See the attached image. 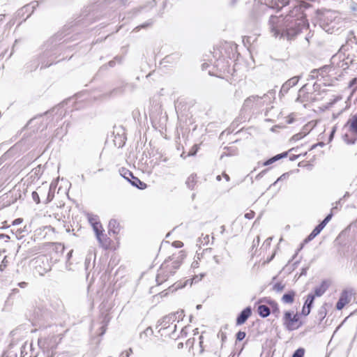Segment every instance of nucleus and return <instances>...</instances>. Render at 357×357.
<instances>
[{
  "instance_id": "f257e3e1",
  "label": "nucleus",
  "mask_w": 357,
  "mask_h": 357,
  "mask_svg": "<svg viewBox=\"0 0 357 357\" xmlns=\"http://www.w3.org/2000/svg\"><path fill=\"white\" fill-rule=\"evenodd\" d=\"M307 6L305 3H296L285 15H271L268 26L272 36L288 41L294 40L303 29L309 26L304 13Z\"/></svg>"
},
{
  "instance_id": "f03ea898",
  "label": "nucleus",
  "mask_w": 357,
  "mask_h": 357,
  "mask_svg": "<svg viewBox=\"0 0 357 357\" xmlns=\"http://www.w3.org/2000/svg\"><path fill=\"white\" fill-rule=\"evenodd\" d=\"M185 255L183 251H179L166 259L161 264L155 277L157 284H161L167 281L171 275H173L176 270L179 268Z\"/></svg>"
},
{
  "instance_id": "7ed1b4c3",
  "label": "nucleus",
  "mask_w": 357,
  "mask_h": 357,
  "mask_svg": "<svg viewBox=\"0 0 357 357\" xmlns=\"http://www.w3.org/2000/svg\"><path fill=\"white\" fill-rule=\"evenodd\" d=\"M344 21L340 14L335 10H325L320 16V25L328 33L338 31L343 25Z\"/></svg>"
},
{
  "instance_id": "20e7f679",
  "label": "nucleus",
  "mask_w": 357,
  "mask_h": 357,
  "mask_svg": "<svg viewBox=\"0 0 357 357\" xmlns=\"http://www.w3.org/2000/svg\"><path fill=\"white\" fill-rule=\"evenodd\" d=\"M57 37L50 38L43 46V53L40 56L41 68H47L56 63V54L59 48Z\"/></svg>"
},
{
  "instance_id": "39448f33",
  "label": "nucleus",
  "mask_w": 357,
  "mask_h": 357,
  "mask_svg": "<svg viewBox=\"0 0 357 357\" xmlns=\"http://www.w3.org/2000/svg\"><path fill=\"white\" fill-rule=\"evenodd\" d=\"M267 95L264 94L262 97H259L258 96H251L246 98L243 105V109L245 110L248 109H259L261 108L264 105Z\"/></svg>"
},
{
  "instance_id": "423d86ee",
  "label": "nucleus",
  "mask_w": 357,
  "mask_h": 357,
  "mask_svg": "<svg viewBox=\"0 0 357 357\" xmlns=\"http://www.w3.org/2000/svg\"><path fill=\"white\" fill-rule=\"evenodd\" d=\"M299 320L298 314L296 313L293 314L290 311H286L283 317V325L288 331H293L298 328L302 323L300 322L297 326H294V324Z\"/></svg>"
},
{
  "instance_id": "0eeeda50",
  "label": "nucleus",
  "mask_w": 357,
  "mask_h": 357,
  "mask_svg": "<svg viewBox=\"0 0 357 357\" xmlns=\"http://www.w3.org/2000/svg\"><path fill=\"white\" fill-rule=\"evenodd\" d=\"M269 9L270 8L266 4H264L259 1L255 2L251 17L254 20H257L261 14Z\"/></svg>"
},
{
  "instance_id": "6e6552de",
  "label": "nucleus",
  "mask_w": 357,
  "mask_h": 357,
  "mask_svg": "<svg viewBox=\"0 0 357 357\" xmlns=\"http://www.w3.org/2000/svg\"><path fill=\"white\" fill-rule=\"evenodd\" d=\"M178 312L169 314L165 316L161 320L158 321V326H160V330H165L169 327L170 324L174 322L177 319Z\"/></svg>"
},
{
  "instance_id": "1a4fd4ad",
  "label": "nucleus",
  "mask_w": 357,
  "mask_h": 357,
  "mask_svg": "<svg viewBox=\"0 0 357 357\" xmlns=\"http://www.w3.org/2000/svg\"><path fill=\"white\" fill-rule=\"evenodd\" d=\"M351 293L347 290H344L340 295V297L337 302L336 309L338 310H342L347 303L350 302Z\"/></svg>"
},
{
  "instance_id": "9d476101",
  "label": "nucleus",
  "mask_w": 357,
  "mask_h": 357,
  "mask_svg": "<svg viewBox=\"0 0 357 357\" xmlns=\"http://www.w3.org/2000/svg\"><path fill=\"white\" fill-rule=\"evenodd\" d=\"M299 78V76H295L288 79L285 83L282 84L280 94L284 96V94L287 93L289 90L298 83Z\"/></svg>"
},
{
  "instance_id": "9b49d317",
  "label": "nucleus",
  "mask_w": 357,
  "mask_h": 357,
  "mask_svg": "<svg viewBox=\"0 0 357 357\" xmlns=\"http://www.w3.org/2000/svg\"><path fill=\"white\" fill-rule=\"evenodd\" d=\"M252 314V308L248 306L243 309L236 318V325L243 324Z\"/></svg>"
},
{
  "instance_id": "f8f14e48",
  "label": "nucleus",
  "mask_w": 357,
  "mask_h": 357,
  "mask_svg": "<svg viewBox=\"0 0 357 357\" xmlns=\"http://www.w3.org/2000/svg\"><path fill=\"white\" fill-rule=\"evenodd\" d=\"M345 126H349V130L353 135L357 136V114L352 115Z\"/></svg>"
},
{
  "instance_id": "ddd939ff",
  "label": "nucleus",
  "mask_w": 357,
  "mask_h": 357,
  "mask_svg": "<svg viewBox=\"0 0 357 357\" xmlns=\"http://www.w3.org/2000/svg\"><path fill=\"white\" fill-rule=\"evenodd\" d=\"M287 155H288L287 152H283V153H279V154L269 158L268 160H266L263 163V165L264 166L270 165L280 159L286 158L287 156Z\"/></svg>"
},
{
  "instance_id": "4468645a",
  "label": "nucleus",
  "mask_w": 357,
  "mask_h": 357,
  "mask_svg": "<svg viewBox=\"0 0 357 357\" xmlns=\"http://www.w3.org/2000/svg\"><path fill=\"white\" fill-rule=\"evenodd\" d=\"M328 285L327 284L326 281H323L320 286L314 288V297L321 296L327 290Z\"/></svg>"
},
{
  "instance_id": "2eb2a0df",
  "label": "nucleus",
  "mask_w": 357,
  "mask_h": 357,
  "mask_svg": "<svg viewBox=\"0 0 357 357\" xmlns=\"http://www.w3.org/2000/svg\"><path fill=\"white\" fill-rule=\"evenodd\" d=\"M130 183L140 190H144L146 188V184L142 181H141L138 178L134 176V175L131 177L130 180H129Z\"/></svg>"
},
{
  "instance_id": "dca6fc26",
  "label": "nucleus",
  "mask_w": 357,
  "mask_h": 357,
  "mask_svg": "<svg viewBox=\"0 0 357 357\" xmlns=\"http://www.w3.org/2000/svg\"><path fill=\"white\" fill-rule=\"evenodd\" d=\"M226 255L230 257L229 253L225 249H224L223 252L213 256V260L216 264H221L225 262Z\"/></svg>"
},
{
  "instance_id": "f3484780",
  "label": "nucleus",
  "mask_w": 357,
  "mask_h": 357,
  "mask_svg": "<svg viewBox=\"0 0 357 357\" xmlns=\"http://www.w3.org/2000/svg\"><path fill=\"white\" fill-rule=\"evenodd\" d=\"M258 313L261 317L266 318L271 314V308L265 305L258 306Z\"/></svg>"
},
{
  "instance_id": "a211bd4d",
  "label": "nucleus",
  "mask_w": 357,
  "mask_h": 357,
  "mask_svg": "<svg viewBox=\"0 0 357 357\" xmlns=\"http://www.w3.org/2000/svg\"><path fill=\"white\" fill-rule=\"evenodd\" d=\"M296 293L294 291H289L288 293L284 294L282 297V301L284 303L291 304L294 301Z\"/></svg>"
},
{
  "instance_id": "6ab92c4d",
  "label": "nucleus",
  "mask_w": 357,
  "mask_h": 357,
  "mask_svg": "<svg viewBox=\"0 0 357 357\" xmlns=\"http://www.w3.org/2000/svg\"><path fill=\"white\" fill-rule=\"evenodd\" d=\"M96 238L101 246L107 248L109 245L108 238L103 232L96 236Z\"/></svg>"
},
{
  "instance_id": "aec40b11",
  "label": "nucleus",
  "mask_w": 357,
  "mask_h": 357,
  "mask_svg": "<svg viewBox=\"0 0 357 357\" xmlns=\"http://www.w3.org/2000/svg\"><path fill=\"white\" fill-rule=\"evenodd\" d=\"M128 84L127 83H121L120 86L116 87L112 91V93L114 95H119L122 94L125 92L126 89L128 86Z\"/></svg>"
},
{
  "instance_id": "412c9836",
  "label": "nucleus",
  "mask_w": 357,
  "mask_h": 357,
  "mask_svg": "<svg viewBox=\"0 0 357 357\" xmlns=\"http://www.w3.org/2000/svg\"><path fill=\"white\" fill-rule=\"evenodd\" d=\"M119 227V223L116 220H111L109 222V234L113 233L116 234L118 231L116 230Z\"/></svg>"
},
{
  "instance_id": "4be33fe9",
  "label": "nucleus",
  "mask_w": 357,
  "mask_h": 357,
  "mask_svg": "<svg viewBox=\"0 0 357 357\" xmlns=\"http://www.w3.org/2000/svg\"><path fill=\"white\" fill-rule=\"evenodd\" d=\"M196 175L192 174L188 178L185 184L189 189L192 190L196 184Z\"/></svg>"
},
{
  "instance_id": "5701e85b",
  "label": "nucleus",
  "mask_w": 357,
  "mask_h": 357,
  "mask_svg": "<svg viewBox=\"0 0 357 357\" xmlns=\"http://www.w3.org/2000/svg\"><path fill=\"white\" fill-rule=\"evenodd\" d=\"M342 139L346 144L351 145L356 143L357 141V136L354 135L353 137H350L348 134H344L342 136Z\"/></svg>"
},
{
  "instance_id": "b1692460",
  "label": "nucleus",
  "mask_w": 357,
  "mask_h": 357,
  "mask_svg": "<svg viewBox=\"0 0 357 357\" xmlns=\"http://www.w3.org/2000/svg\"><path fill=\"white\" fill-rule=\"evenodd\" d=\"M268 303L271 306L273 314L278 317L280 312L278 303L274 301H269Z\"/></svg>"
},
{
  "instance_id": "393cba45",
  "label": "nucleus",
  "mask_w": 357,
  "mask_h": 357,
  "mask_svg": "<svg viewBox=\"0 0 357 357\" xmlns=\"http://www.w3.org/2000/svg\"><path fill=\"white\" fill-rule=\"evenodd\" d=\"M314 301V295L312 294H309L307 296V299L304 303V306L307 308L311 309Z\"/></svg>"
},
{
  "instance_id": "a878e982",
  "label": "nucleus",
  "mask_w": 357,
  "mask_h": 357,
  "mask_svg": "<svg viewBox=\"0 0 357 357\" xmlns=\"http://www.w3.org/2000/svg\"><path fill=\"white\" fill-rule=\"evenodd\" d=\"M120 173L121 175L128 181H129V180H130L131 177L133 176V174L126 168H121L120 169Z\"/></svg>"
},
{
  "instance_id": "bb28decb",
  "label": "nucleus",
  "mask_w": 357,
  "mask_h": 357,
  "mask_svg": "<svg viewBox=\"0 0 357 357\" xmlns=\"http://www.w3.org/2000/svg\"><path fill=\"white\" fill-rule=\"evenodd\" d=\"M92 227L96 234V236H99L100 234H101L104 231L100 222L96 223L95 225H92Z\"/></svg>"
},
{
  "instance_id": "cd10ccee",
  "label": "nucleus",
  "mask_w": 357,
  "mask_h": 357,
  "mask_svg": "<svg viewBox=\"0 0 357 357\" xmlns=\"http://www.w3.org/2000/svg\"><path fill=\"white\" fill-rule=\"evenodd\" d=\"M304 354L305 349L303 348H298L294 352L292 357H303Z\"/></svg>"
},
{
  "instance_id": "c85d7f7f",
  "label": "nucleus",
  "mask_w": 357,
  "mask_h": 357,
  "mask_svg": "<svg viewBox=\"0 0 357 357\" xmlns=\"http://www.w3.org/2000/svg\"><path fill=\"white\" fill-rule=\"evenodd\" d=\"M284 284H282V282H277L273 285V289L277 292H281L284 289Z\"/></svg>"
},
{
  "instance_id": "c756f323",
  "label": "nucleus",
  "mask_w": 357,
  "mask_h": 357,
  "mask_svg": "<svg viewBox=\"0 0 357 357\" xmlns=\"http://www.w3.org/2000/svg\"><path fill=\"white\" fill-rule=\"evenodd\" d=\"M88 220L89 223L92 225H95L96 223L100 222L98 221V217L94 215L89 214L88 215Z\"/></svg>"
},
{
  "instance_id": "7c9ffc66",
  "label": "nucleus",
  "mask_w": 357,
  "mask_h": 357,
  "mask_svg": "<svg viewBox=\"0 0 357 357\" xmlns=\"http://www.w3.org/2000/svg\"><path fill=\"white\" fill-rule=\"evenodd\" d=\"M326 314V310L324 307H321L320 310L318 312V317L320 320V322L324 319L325 316Z\"/></svg>"
},
{
  "instance_id": "2f4dec72",
  "label": "nucleus",
  "mask_w": 357,
  "mask_h": 357,
  "mask_svg": "<svg viewBox=\"0 0 357 357\" xmlns=\"http://www.w3.org/2000/svg\"><path fill=\"white\" fill-rule=\"evenodd\" d=\"M199 241L202 244L207 245L208 243V242H209V236L208 235L204 236L202 234V236L199 238Z\"/></svg>"
},
{
  "instance_id": "473e14b6",
  "label": "nucleus",
  "mask_w": 357,
  "mask_h": 357,
  "mask_svg": "<svg viewBox=\"0 0 357 357\" xmlns=\"http://www.w3.org/2000/svg\"><path fill=\"white\" fill-rule=\"evenodd\" d=\"M152 24H153V21L152 20H149L148 22L141 24L140 26H137L135 28V29L139 30L140 29H142V28H146L148 26H151Z\"/></svg>"
},
{
  "instance_id": "72a5a7b5",
  "label": "nucleus",
  "mask_w": 357,
  "mask_h": 357,
  "mask_svg": "<svg viewBox=\"0 0 357 357\" xmlns=\"http://www.w3.org/2000/svg\"><path fill=\"white\" fill-rule=\"evenodd\" d=\"M336 208H337V206L333 207L331 210V212L329 214H328L322 221L325 222V223L327 224L331 220V218L333 215V211Z\"/></svg>"
},
{
  "instance_id": "f704fd0d",
  "label": "nucleus",
  "mask_w": 357,
  "mask_h": 357,
  "mask_svg": "<svg viewBox=\"0 0 357 357\" xmlns=\"http://www.w3.org/2000/svg\"><path fill=\"white\" fill-rule=\"evenodd\" d=\"M336 208H337V206L333 207L331 210V212L329 214H328L322 221L325 222V223L327 224L331 220V218L333 215V211Z\"/></svg>"
},
{
  "instance_id": "c9c22d12",
  "label": "nucleus",
  "mask_w": 357,
  "mask_h": 357,
  "mask_svg": "<svg viewBox=\"0 0 357 357\" xmlns=\"http://www.w3.org/2000/svg\"><path fill=\"white\" fill-rule=\"evenodd\" d=\"M236 340L238 341H242L246 336V333L243 331H238L236 333Z\"/></svg>"
},
{
  "instance_id": "e433bc0d",
  "label": "nucleus",
  "mask_w": 357,
  "mask_h": 357,
  "mask_svg": "<svg viewBox=\"0 0 357 357\" xmlns=\"http://www.w3.org/2000/svg\"><path fill=\"white\" fill-rule=\"evenodd\" d=\"M32 199H33V201L36 204H39L40 203V197H39V195H38V193L37 192L33 191L32 192Z\"/></svg>"
},
{
  "instance_id": "4c0bfd02",
  "label": "nucleus",
  "mask_w": 357,
  "mask_h": 357,
  "mask_svg": "<svg viewBox=\"0 0 357 357\" xmlns=\"http://www.w3.org/2000/svg\"><path fill=\"white\" fill-rule=\"evenodd\" d=\"M255 212L252 211H250L249 212L245 213L244 217L246 219L251 220L255 217Z\"/></svg>"
},
{
  "instance_id": "58836bf2",
  "label": "nucleus",
  "mask_w": 357,
  "mask_h": 357,
  "mask_svg": "<svg viewBox=\"0 0 357 357\" xmlns=\"http://www.w3.org/2000/svg\"><path fill=\"white\" fill-rule=\"evenodd\" d=\"M197 151H198V146L197 145H195V146H192V150L190 151L188 155H194L196 154Z\"/></svg>"
},
{
  "instance_id": "ea45409f",
  "label": "nucleus",
  "mask_w": 357,
  "mask_h": 357,
  "mask_svg": "<svg viewBox=\"0 0 357 357\" xmlns=\"http://www.w3.org/2000/svg\"><path fill=\"white\" fill-rule=\"evenodd\" d=\"M278 5L281 4V8L286 6L290 3L289 0H278Z\"/></svg>"
},
{
  "instance_id": "a19ab883",
  "label": "nucleus",
  "mask_w": 357,
  "mask_h": 357,
  "mask_svg": "<svg viewBox=\"0 0 357 357\" xmlns=\"http://www.w3.org/2000/svg\"><path fill=\"white\" fill-rule=\"evenodd\" d=\"M310 310L311 309L307 308L305 306H303L301 314L304 316H307L310 314Z\"/></svg>"
},
{
  "instance_id": "79ce46f5",
  "label": "nucleus",
  "mask_w": 357,
  "mask_h": 357,
  "mask_svg": "<svg viewBox=\"0 0 357 357\" xmlns=\"http://www.w3.org/2000/svg\"><path fill=\"white\" fill-rule=\"evenodd\" d=\"M268 170V169H264V170L261 171L260 173H259L256 176L255 179L259 180L261 178H262L264 176V175L267 172Z\"/></svg>"
},
{
  "instance_id": "37998d69",
  "label": "nucleus",
  "mask_w": 357,
  "mask_h": 357,
  "mask_svg": "<svg viewBox=\"0 0 357 357\" xmlns=\"http://www.w3.org/2000/svg\"><path fill=\"white\" fill-rule=\"evenodd\" d=\"M7 262L8 261H7V260H6V257H5L0 264V271H3L4 270V268L6 267Z\"/></svg>"
},
{
  "instance_id": "c03bdc74",
  "label": "nucleus",
  "mask_w": 357,
  "mask_h": 357,
  "mask_svg": "<svg viewBox=\"0 0 357 357\" xmlns=\"http://www.w3.org/2000/svg\"><path fill=\"white\" fill-rule=\"evenodd\" d=\"M53 197H54V194L52 193V192H51V187H50V189H49L48 195H47V202H51L52 200Z\"/></svg>"
},
{
  "instance_id": "a18cd8bd",
  "label": "nucleus",
  "mask_w": 357,
  "mask_h": 357,
  "mask_svg": "<svg viewBox=\"0 0 357 357\" xmlns=\"http://www.w3.org/2000/svg\"><path fill=\"white\" fill-rule=\"evenodd\" d=\"M317 236L312 231L310 235L305 238V242H308L312 241Z\"/></svg>"
},
{
  "instance_id": "49530a36",
  "label": "nucleus",
  "mask_w": 357,
  "mask_h": 357,
  "mask_svg": "<svg viewBox=\"0 0 357 357\" xmlns=\"http://www.w3.org/2000/svg\"><path fill=\"white\" fill-rule=\"evenodd\" d=\"M318 73V70L317 69H314L313 70L311 71L310 77L311 79H314L316 77H317Z\"/></svg>"
},
{
  "instance_id": "de8ad7c7",
  "label": "nucleus",
  "mask_w": 357,
  "mask_h": 357,
  "mask_svg": "<svg viewBox=\"0 0 357 357\" xmlns=\"http://www.w3.org/2000/svg\"><path fill=\"white\" fill-rule=\"evenodd\" d=\"M303 135L302 133H298V134L294 135L292 137V139L294 140V141H297V140L301 139L303 137Z\"/></svg>"
},
{
  "instance_id": "09e8293b",
  "label": "nucleus",
  "mask_w": 357,
  "mask_h": 357,
  "mask_svg": "<svg viewBox=\"0 0 357 357\" xmlns=\"http://www.w3.org/2000/svg\"><path fill=\"white\" fill-rule=\"evenodd\" d=\"M131 354H132V349L130 348L128 350L122 352L121 354L124 355L125 357H129Z\"/></svg>"
},
{
  "instance_id": "8fccbe9b",
  "label": "nucleus",
  "mask_w": 357,
  "mask_h": 357,
  "mask_svg": "<svg viewBox=\"0 0 357 357\" xmlns=\"http://www.w3.org/2000/svg\"><path fill=\"white\" fill-rule=\"evenodd\" d=\"M321 231V228L317 225L315 227V228L312 230V232L316 235L317 236L320 232Z\"/></svg>"
},
{
  "instance_id": "3c124183",
  "label": "nucleus",
  "mask_w": 357,
  "mask_h": 357,
  "mask_svg": "<svg viewBox=\"0 0 357 357\" xmlns=\"http://www.w3.org/2000/svg\"><path fill=\"white\" fill-rule=\"evenodd\" d=\"M204 276V274H201L200 277L199 278V276L196 275L195 276L192 280V282H197L198 281H199Z\"/></svg>"
},
{
  "instance_id": "603ef678",
  "label": "nucleus",
  "mask_w": 357,
  "mask_h": 357,
  "mask_svg": "<svg viewBox=\"0 0 357 357\" xmlns=\"http://www.w3.org/2000/svg\"><path fill=\"white\" fill-rule=\"evenodd\" d=\"M23 220L22 218H17L13 220V225H20L22 222Z\"/></svg>"
},
{
  "instance_id": "864d4df0",
  "label": "nucleus",
  "mask_w": 357,
  "mask_h": 357,
  "mask_svg": "<svg viewBox=\"0 0 357 357\" xmlns=\"http://www.w3.org/2000/svg\"><path fill=\"white\" fill-rule=\"evenodd\" d=\"M17 286L20 288L24 289L28 286V283L26 282H21L17 284Z\"/></svg>"
},
{
  "instance_id": "5fc2aeb1",
  "label": "nucleus",
  "mask_w": 357,
  "mask_h": 357,
  "mask_svg": "<svg viewBox=\"0 0 357 357\" xmlns=\"http://www.w3.org/2000/svg\"><path fill=\"white\" fill-rule=\"evenodd\" d=\"M329 68V67L328 66H325L319 69H318V73H319L320 72H326V70Z\"/></svg>"
},
{
  "instance_id": "6e6d98bb",
  "label": "nucleus",
  "mask_w": 357,
  "mask_h": 357,
  "mask_svg": "<svg viewBox=\"0 0 357 357\" xmlns=\"http://www.w3.org/2000/svg\"><path fill=\"white\" fill-rule=\"evenodd\" d=\"M174 245L176 247V248H181L182 245H183V243L181 242V241H175L174 242Z\"/></svg>"
},
{
  "instance_id": "4d7b16f0",
  "label": "nucleus",
  "mask_w": 357,
  "mask_h": 357,
  "mask_svg": "<svg viewBox=\"0 0 357 357\" xmlns=\"http://www.w3.org/2000/svg\"><path fill=\"white\" fill-rule=\"evenodd\" d=\"M199 267V263L197 261H194L192 263V268H198Z\"/></svg>"
},
{
  "instance_id": "13d9d810",
  "label": "nucleus",
  "mask_w": 357,
  "mask_h": 357,
  "mask_svg": "<svg viewBox=\"0 0 357 357\" xmlns=\"http://www.w3.org/2000/svg\"><path fill=\"white\" fill-rule=\"evenodd\" d=\"M327 224L325 223V222L324 221H321L319 225L318 226L321 228V229L322 230L326 225Z\"/></svg>"
},
{
  "instance_id": "bf43d9fd",
  "label": "nucleus",
  "mask_w": 357,
  "mask_h": 357,
  "mask_svg": "<svg viewBox=\"0 0 357 357\" xmlns=\"http://www.w3.org/2000/svg\"><path fill=\"white\" fill-rule=\"evenodd\" d=\"M327 224L325 223V222L324 221H321L319 225L318 226L321 228V229L322 230L326 225Z\"/></svg>"
},
{
  "instance_id": "052dcab7",
  "label": "nucleus",
  "mask_w": 357,
  "mask_h": 357,
  "mask_svg": "<svg viewBox=\"0 0 357 357\" xmlns=\"http://www.w3.org/2000/svg\"><path fill=\"white\" fill-rule=\"evenodd\" d=\"M356 81H357V79L356 78H354L352 79L350 82H349V86L351 87L352 86H354L356 83Z\"/></svg>"
},
{
  "instance_id": "680f3d73",
  "label": "nucleus",
  "mask_w": 357,
  "mask_h": 357,
  "mask_svg": "<svg viewBox=\"0 0 357 357\" xmlns=\"http://www.w3.org/2000/svg\"><path fill=\"white\" fill-rule=\"evenodd\" d=\"M351 8L353 11H356L357 10V3H352L351 6Z\"/></svg>"
},
{
  "instance_id": "e2e57ef3",
  "label": "nucleus",
  "mask_w": 357,
  "mask_h": 357,
  "mask_svg": "<svg viewBox=\"0 0 357 357\" xmlns=\"http://www.w3.org/2000/svg\"><path fill=\"white\" fill-rule=\"evenodd\" d=\"M4 238L9 239L10 237L8 235H6L3 234H0V239H4Z\"/></svg>"
},
{
  "instance_id": "0e129e2a",
  "label": "nucleus",
  "mask_w": 357,
  "mask_h": 357,
  "mask_svg": "<svg viewBox=\"0 0 357 357\" xmlns=\"http://www.w3.org/2000/svg\"><path fill=\"white\" fill-rule=\"evenodd\" d=\"M181 336H186L187 335V332L185 331V328H182V330L181 331Z\"/></svg>"
},
{
  "instance_id": "69168bd1",
  "label": "nucleus",
  "mask_w": 357,
  "mask_h": 357,
  "mask_svg": "<svg viewBox=\"0 0 357 357\" xmlns=\"http://www.w3.org/2000/svg\"><path fill=\"white\" fill-rule=\"evenodd\" d=\"M101 329H102V332H101V333H100V335H102L105 333V331H106V327H105V326H102L101 327Z\"/></svg>"
},
{
  "instance_id": "338daca9",
  "label": "nucleus",
  "mask_w": 357,
  "mask_h": 357,
  "mask_svg": "<svg viewBox=\"0 0 357 357\" xmlns=\"http://www.w3.org/2000/svg\"><path fill=\"white\" fill-rule=\"evenodd\" d=\"M108 65L110 66V67H114V65H115V61H110L109 63H108Z\"/></svg>"
},
{
  "instance_id": "774afa93",
  "label": "nucleus",
  "mask_w": 357,
  "mask_h": 357,
  "mask_svg": "<svg viewBox=\"0 0 357 357\" xmlns=\"http://www.w3.org/2000/svg\"><path fill=\"white\" fill-rule=\"evenodd\" d=\"M183 347V342H180V343H178V345H177V348H178V349H182Z\"/></svg>"
}]
</instances>
